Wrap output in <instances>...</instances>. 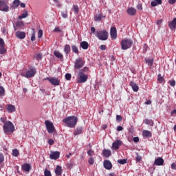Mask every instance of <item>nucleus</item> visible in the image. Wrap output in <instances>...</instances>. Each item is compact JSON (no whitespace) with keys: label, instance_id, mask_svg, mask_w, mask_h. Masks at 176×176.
<instances>
[{"label":"nucleus","instance_id":"obj_1","mask_svg":"<svg viewBox=\"0 0 176 176\" xmlns=\"http://www.w3.org/2000/svg\"><path fill=\"white\" fill-rule=\"evenodd\" d=\"M21 76H23V78H27V79H30V78H34L35 75H36V68L31 66L28 69L23 70L20 73Z\"/></svg>","mask_w":176,"mask_h":176},{"label":"nucleus","instance_id":"obj_2","mask_svg":"<svg viewBox=\"0 0 176 176\" xmlns=\"http://www.w3.org/2000/svg\"><path fill=\"white\" fill-rule=\"evenodd\" d=\"M63 122L67 124V127L72 129L76 126V123H78V117L74 116H69L63 119Z\"/></svg>","mask_w":176,"mask_h":176},{"label":"nucleus","instance_id":"obj_3","mask_svg":"<svg viewBox=\"0 0 176 176\" xmlns=\"http://www.w3.org/2000/svg\"><path fill=\"white\" fill-rule=\"evenodd\" d=\"M3 130L5 134H8V133H13L14 131V125L10 121H6L3 126Z\"/></svg>","mask_w":176,"mask_h":176},{"label":"nucleus","instance_id":"obj_4","mask_svg":"<svg viewBox=\"0 0 176 176\" xmlns=\"http://www.w3.org/2000/svg\"><path fill=\"white\" fill-rule=\"evenodd\" d=\"M133 46V40L130 38H124L121 41V49L122 50H127V49H130Z\"/></svg>","mask_w":176,"mask_h":176},{"label":"nucleus","instance_id":"obj_5","mask_svg":"<svg viewBox=\"0 0 176 176\" xmlns=\"http://www.w3.org/2000/svg\"><path fill=\"white\" fill-rule=\"evenodd\" d=\"M95 35L100 41H107L108 39V32L107 30H98Z\"/></svg>","mask_w":176,"mask_h":176},{"label":"nucleus","instance_id":"obj_6","mask_svg":"<svg viewBox=\"0 0 176 176\" xmlns=\"http://www.w3.org/2000/svg\"><path fill=\"white\" fill-rule=\"evenodd\" d=\"M87 79H89V76L82 73V72H78V74L77 76V83H86L87 82Z\"/></svg>","mask_w":176,"mask_h":176},{"label":"nucleus","instance_id":"obj_7","mask_svg":"<svg viewBox=\"0 0 176 176\" xmlns=\"http://www.w3.org/2000/svg\"><path fill=\"white\" fill-rule=\"evenodd\" d=\"M45 124L47 129V133H49V134H52V133H54V131H56V128L54 127V125L53 124V122H52V121L45 120Z\"/></svg>","mask_w":176,"mask_h":176},{"label":"nucleus","instance_id":"obj_8","mask_svg":"<svg viewBox=\"0 0 176 176\" xmlns=\"http://www.w3.org/2000/svg\"><path fill=\"white\" fill-rule=\"evenodd\" d=\"M85 63L86 62L85 60H83V58H78L74 62L75 69H80V68H83V67H85Z\"/></svg>","mask_w":176,"mask_h":176},{"label":"nucleus","instance_id":"obj_9","mask_svg":"<svg viewBox=\"0 0 176 176\" xmlns=\"http://www.w3.org/2000/svg\"><path fill=\"white\" fill-rule=\"evenodd\" d=\"M0 10L1 12H9V4L5 0H0Z\"/></svg>","mask_w":176,"mask_h":176},{"label":"nucleus","instance_id":"obj_10","mask_svg":"<svg viewBox=\"0 0 176 176\" xmlns=\"http://www.w3.org/2000/svg\"><path fill=\"white\" fill-rule=\"evenodd\" d=\"M45 79L46 80H49L51 85L53 86H60V79H58L57 77H47Z\"/></svg>","mask_w":176,"mask_h":176},{"label":"nucleus","instance_id":"obj_11","mask_svg":"<svg viewBox=\"0 0 176 176\" xmlns=\"http://www.w3.org/2000/svg\"><path fill=\"white\" fill-rule=\"evenodd\" d=\"M50 157L51 160H57L60 157V152L58 151H52Z\"/></svg>","mask_w":176,"mask_h":176},{"label":"nucleus","instance_id":"obj_12","mask_svg":"<svg viewBox=\"0 0 176 176\" xmlns=\"http://www.w3.org/2000/svg\"><path fill=\"white\" fill-rule=\"evenodd\" d=\"M122 141L117 140L112 144L111 149H114L115 151H118L119 149V146H121Z\"/></svg>","mask_w":176,"mask_h":176},{"label":"nucleus","instance_id":"obj_13","mask_svg":"<svg viewBox=\"0 0 176 176\" xmlns=\"http://www.w3.org/2000/svg\"><path fill=\"white\" fill-rule=\"evenodd\" d=\"M24 27V22L22 21H18L14 25V31H17V30H20V28H23Z\"/></svg>","mask_w":176,"mask_h":176},{"label":"nucleus","instance_id":"obj_14","mask_svg":"<svg viewBox=\"0 0 176 176\" xmlns=\"http://www.w3.org/2000/svg\"><path fill=\"white\" fill-rule=\"evenodd\" d=\"M110 35L113 39H116L118 38V33L116 27H113L111 28Z\"/></svg>","mask_w":176,"mask_h":176},{"label":"nucleus","instance_id":"obj_15","mask_svg":"<svg viewBox=\"0 0 176 176\" xmlns=\"http://www.w3.org/2000/svg\"><path fill=\"white\" fill-rule=\"evenodd\" d=\"M164 164V160L162 157H157L154 161V166H163Z\"/></svg>","mask_w":176,"mask_h":176},{"label":"nucleus","instance_id":"obj_16","mask_svg":"<svg viewBox=\"0 0 176 176\" xmlns=\"http://www.w3.org/2000/svg\"><path fill=\"white\" fill-rule=\"evenodd\" d=\"M126 13L129 14V16H135V14H137V10L133 7H131L126 10Z\"/></svg>","mask_w":176,"mask_h":176},{"label":"nucleus","instance_id":"obj_17","mask_svg":"<svg viewBox=\"0 0 176 176\" xmlns=\"http://www.w3.org/2000/svg\"><path fill=\"white\" fill-rule=\"evenodd\" d=\"M103 166L106 170H111L112 168V162L108 160H104L103 162Z\"/></svg>","mask_w":176,"mask_h":176},{"label":"nucleus","instance_id":"obj_18","mask_svg":"<svg viewBox=\"0 0 176 176\" xmlns=\"http://www.w3.org/2000/svg\"><path fill=\"white\" fill-rule=\"evenodd\" d=\"M54 55L55 56V57L58 58V60H60V61H64V56L60 52L54 51Z\"/></svg>","mask_w":176,"mask_h":176},{"label":"nucleus","instance_id":"obj_19","mask_svg":"<svg viewBox=\"0 0 176 176\" xmlns=\"http://www.w3.org/2000/svg\"><path fill=\"white\" fill-rule=\"evenodd\" d=\"M15 35L19 39H24V38H25V32H24L17 31Z\"/></svg>","mask_w":176,"mask_h":176},{"label":"nucleus","instance_id":"obj_20","mask_svg":"<svg viewBox=\"0 0 176 176\" xmlns=\"http://www.w3.org/2000/svg\"><path fill=\"white\" fill-rule=\"evenodd\" d=\"M79 134H83V126H78L74 132V135H79Z\"/></svg>","mask_w":176,"mask_h":176},{"label":"nucleus","instance_id":"obj_21","mask_svg":"<svg viewBox=\"0 0 176 176\" xmlns=\"http://www.w3.org/2000/svg\"><path fill=\"white\" fill-rule=\"evenodd\" d=\"M169 28L171 31H174L176 28V18H174L173 20L168 24Z\"/></svg>","mask_w":176,"mask_h":176},{"label":"nucleus","instance_id":"obj_22","mask_svg":"<svg viewBox=\"0 0 176 176\" xmlns=\"http://www.w3.org/2000/svg\"><path fill=\"white\" fill-rule=\"evenodd\" d=\"M8 113H12V112H16V107L13 104H8L6 108Z\"/></svg>","mask_w":176,"mask_h":176},{"label":"nucleus","instance_id":"obj_23","mask_svg":"<svg viewBox=\"0 0 176 176\" xmlns=\"http://www.w3.org/2000/svg\"><path fill=\"white\" fill-rule=\"evenodd\" d=\"M55 174L57 176H60L61 175V174H63V168L60 166H56V168L55 169Z\"/></svg>","mask_w":176,"mask_h":176},{"label":"nucleus","instance_id":"obj_24","mask_svg":"<svg viewBox=\"0 0 176 176\" xmlns=\"http://www.w3.org/2000/svg\"><path fill=\"white\" fill-rule=\"evenodd\" d=\"M22 170L26 173H29L31 170V165L30 164H25L22 166Z\"/></svg>","mask_w":176,"mask_h":176},{"label":"nucleus","instance_id":"obj_25","mask_svg":"<svg viewBox=\"0 0 176 176\" xmlns=\"http://www.w3.org/2000/svg\"><path fill=\"white\" fill-rule=\"evenodd\" d=\"M142 135L143 137H146V138H151V137H152V133H151L148 130H144L142 131Z\"/></svg>","mask_w":176,"mask_h":176},{"label":"nucleus","instance_id":"obj_26","mask_svg":"<svg viewBox=\"0 0 176 176\" xmlns=\"http://www.w3.org/2000/svg\"><path fill=\"white\" fill-rule=\"evenodd\" d=\"M80 45V47L83 49V50H87V49H89V43L86 41L81 42Z\"/></svg>","mask_w":176,"mask_h":176},{"label":"nucleus","instance_id":"obj_27","mask_svg":"<svg viewBox=\"0 0 176 176\" xmlns=\"http://www.w3.org/2000/svg\"><path fill=\"white\" fill-rule=\"evenodd\" d=\"M130 86L131 87H132L133 91H138V89H140V87H138V85H137V84L134 82H131Z\"/></svg>","mask_w":176,"mask_h":176},{"label":"nucleus","instance_id":"obj_28","mask_svg":"<svg viewBox=\"0 0 176 176\" xmlns=\"http://www.w3.org/2000/svg\"><path fill=\"white\" fill-rule=\"evenodd\" d=\"M64 52H65L66 56L69 54V53L71 52V46H69V45H68V44L65 45L64 47Z\"/></svg>","mask_w":176,"mask_h":176},{"label":"nucleus","instance_id":"obj_29","mask_svg":"<svg viewBox=\"0 0 176 176\" xmlns=\"http://www.w3.org/2000/svg\"><path fill=\"white\" fill-rule=\"evenodd\" d=\"M157 5H162V0H154L151 3V6L153 8H155V6H157Z\"/></svg>","mask_w":176,"mask_h":176},{"label":"nucleus","instance_id":"obj_30","mask_svg":"<svg viewBox=\"0 0 176 176\" xmlns=\"http://www.w3.org/2000/svg\"><path fill=\"white\" fill-rule=\"evenodd\" d=\"M102 153L104 157H109V156H111V150H107V149H104L102 151Z\"/></svg>","mask_w":176,"mask_h":176},{"label":"nucleus","instance_id":"obj_31","mask_svg":"<svg viewBox=\"0 0 176 176\" xmlns=\"http://www.w3.org/2000/svg\"><path fill=\"white\" fill-rule=\"evenodd\" d=\"M28 17V12L25 11L21 16L18 17L19 20H21L22 19H27Z\"/></svg>","mask_w":176,"mask_h":176},{"label":"nucleus","instance_id":"obj_32","mask_svg":"<svg viewBox=\"0 0 176 176\" xmlns=\"http://www.w3.org/2000/svg\"><path fill=\"white\" fill-rule=\"evenodd\" d=\"M72 50L76 54H78V53H79V50L78 49V47L76 45H72Z\"/></svg>","mask_w":176,"mask_h":176},{"label":"nucleus","instance_id":"obj_33","mask_svg":"<svg viewBox=\"0 0 176 176\" xmlns=\"http://www.w3.org/2000/svg\"><path fill=\"white\" fill-rule=\"evenodd\" d=\"M144 123H145V124H148V126H153V120H152L145 119L144 120Z\"/></svg>","mask_w":176,"mask_h":176},{"label":"nucleus","instance_id":"obj_34","mask_svg":"<svg viewBox=\"0 0 176 176\" xmlns=\"http://www.w3.org/2000/svg\"><path fill=\"white\" fill-rule=\"evenodd\" d=\"M145 61L149 67H152V65H153V59L146 58L145 59Z\"/></svg>","mask_w":176,"mask_h":176},{"label":"nucleus","instance_id":"obj_35","mask_svg":"<svg viewBox=\"0 0 176 176\" xmlns=\"http://www.w3.org/2000/svg\"><path fill=\"white\" fill-rule=\"evenodd\" d=\"M20 155V153L19 152V150L17 148H14L12 150V156H14L15 157H17Z\"/></svg>","mask_w":176,"mask_h":176},{"label":"nucleus","instance_id":"obj_36","mask_svg":"<svg viewBox=\"0 0 176 176\" xmlns=\"http://www.w3.org/2000/svg\"><path fill=\"white\" fill-rule=\"evenodd\" d=\"M101 20H102L101 14H98L94 16V21H101Z\"/></svg>","mask_w":176,"mask_h":176},{"label":"nucleus","instance_id":"obj_37","mask_svg":"<svg viewBox=\"0 0 176 176\" xmlns=\"http://www.w3.org/2000/svg\"><path fill=\"white\" fill-rule=\"evenodd\" d=\"M19 6H20V0H14L13 1V7L19 8Z\"/></svg>","mask_w":176,"mask_h":176},{"label":"nucleus","instance_id":"obj_38","mask_svg":"<svg viewBox=\"0 0 176 176\" xmlns=\"http://www.w3.org/2000/svg\"><path fill=\"white\" fill-rule=\"evenodd\" d=\"M73 10L76 14H78L79 13V7L78 6L74 5Z\"/></svg>","mask_w":176,"mask_h":176},{"label":"nucleus","instance_id":"obj_39","mask_svg":"<svg viewBox=\"0 0 176 176\" xmlns=\"http://www.w3.org/2000/svg\"><path fill=\"white\" fill-rule=\"evenodd\" d=\"M135 160L136 163H138L139 162H141V160H142V157L138 155V153H136Z\"/></svg>","mask_w":176,"mask_h":176},{"label":"nucleus","instance_id":"obj_40","mask_svg":"<svg viewBox=\"0 0 176 176\" xmlns=\"http://www.w3.org/2000/svg\"><path fill=\"white\" fill-rule=\"evenodd\" d=\"M118 163H119V164H126V163H127V160L126 159H122V160H118Z\"/></svg>","mask_w":176,"mask_h":176},{"label":"nucleus","instance_id":"obj_41","mask_svg":"<svg viewBox=\"0 0 176 176\" xmlns=\"http://www.w3.org/2000/svg\"><path fill=\"white\" fill-rule=\"evenodd\" d=\"M6 53V49H5V46L0 47V54H5Z\"/></svg>","mask_w":176,"mask_h":176},{"label":"nucleus","instance_id":"obj_42","mask_svg":"<svg viewBox=\"0 0 176 176\" xmlns=\"http://www.w3.org/2000/svg\"><path fill=\"white\" fill-rule=\"evenodd\" d=\"M44 176H52V173L50 172V170H49L47 169H45Z\"/></svg>","mask_w":176,"mask_h":176},{"label":"nucleus","instance_id":"obj_43","mask_svg":"<svg viewBox=\"0 0 176 176\" xmlns=\"http://www.w3.org/2000/svg\"><path fill=\"white\" fill-rule=\"evenodd\" d=\"M32 33L31 41H35V29L32 28Z\"/></svg>","mask_w":176,"mask_h":176},{"label":"nucleus","instance_id":"obj_44","mask_svg":"<svg viewBox=\"0 0 176 176\" xmlns=\"http://www.w3.org/2000/svg\"><path fill=\"white\" fill-rule=\"evenodd\" d=\"M89 72V67H84L82 69L79 70V72H82V74H85V72Z\"/></svg>","mask_w":176,"mask_h":176},{"label":"nucleus","instance_id":"obj_45","mask_svg":"<svg viewBox=\"0 0 176 176\" xmlns=\"http://www.w3.org/2000/svg\"><path fill=\"white\" fill-rule=\"evenodd\" d=\"M157 80H158L160 83H163V82H164V78H163V76H162L161 74H159V75H158Z\"/></svg>","mask_w":176,"mask_h":176},{"label":"nucleus","instance_id":"obj_46","mask_svg":"<svg viewBox=\"0 0 176 176\" xmlns=\"http://www.w3.org/2000/svg\"><path fill=\"white\" fill-rule=\"evenodd\" d=\"M72 77V76L71 75V74H69V73H67L65 75V78L66 80H71Z\"/></svg>","mask_w":176,"mask_h":176},{"label":"nucleus","instance_id":"obj_47","mask_svg":"<svg viewBox=\"0 0 176 176\" xmlns=\"http://www.w3.org/2000/svg\"><path fill=\"white\" fill-rule=\"evenodd\" d=\"M43 35V31L42 30H38V39H41V38H42Z\"/></svg>","mask_w":176,"mask_h":176},{"label":"nucleus","instance_id":"obj_48","mask_svg":"<svg viewBox=\"0 0 176 176\" xmlns=\"http://www.w3.org/2000/svg\"><path fill=\"white\" fill-rule=\"evenodd\" d=\"M61 16L63 19H67L68 17V12H61Z\"/></svg>","mask_w":176,"mask_h":176},{"label":"nucleus","instance_id":"obj_49","mask_svg":"<svg viewBox=\"0 0 176 176\" xmlns=\"http://www.w3.org/2000/svg\"><path fill=\"white\" fill-rule=\"evenodd\" d=\"M88 163L91 165L94 164V159L92 157H89V159L88 160Z\"/></svg>","mask_w":176,"mask_h":176},{"label":"nucleus","instance_id":"obj_50","mask_svg":"<svg viewBox=\"0 0 176 176\" xmlns=\"http://www.w3.org/2000/svg\"><path fill=\"white\" fill-rule=\"evenodd\" d=\"M36 60H42V55L41 54H36L35 55Z\"/></svg>","mask_w":176,"mask_h":176},{"label":"nucleus","instance_id":"obj_51","mask_svg":"<svg viewBox=\"0 0 176 176\" xmlns=\"http://www.w3.org/2000/svg\"><path fill=\"white\" fill-rule=\"evenodd\" d=\"M5 94V89L3 87H0V96H3Z\"/></svg>","mask_w":176,"mask_h":176},{"label":"nucleus","instance_id":"obj_52","mask_svg":"<svg viewBox=\"0 0 176 176\" xmlns=\"http://www.w3.org/2000/svg\"><path fill=\"white\" fill-rule=\"evenodd\" d=\"M122 116H120V115H117L116 116V120L117 122H122Z\"/></svg>","mask_w":176,"mask_h":176},{"label":"nucleus","instance_id":"obj_53","mask_svg":"<svg viewBox=\"0 0 176 176\" xmlns=\"http://www.w3.org/2000/svg\"><path fill=\"white\" fill-rule=\"evenodd\" d=\"M96 32H96V28L95 27H91L90 34L91 35L93 34H96Z\"/></svg>","mask_w":176,"mask_h":176},{"label":"nucleus","instance_id":"obj_54","mask_svg":"<svg viewBox=\"0 0 176 176\" xmlns=\"http://www.w3.org/2000/svg\"><path fill=\"white\" fill-rule=\"evenodd\" d=\"M5 46V41L3 38H0V47Z\"/></svg>","mask_w":176,"mask_h":176},{"label":"nucleus","instance_id":"obj_55","mask_svg":"<svg viewBox=\"0 0 176 176\" xmlns=\"http://www.w3.org/2000/svg\"><path fill=\"white\" fill-rule=\"evenodd\" d=\"M94 153V151H93L92 150H89L87 151V155L88 156H93V154Z\"/></svg>","mask_w":176,"mask_h":176},{"label":"nucleus","instance_id":"obj_56","mask_svg":"<svg viewBox=\"0 0 176 176\" xmlns=\"http://www.w3.org/2000/svg\"><path fill=\"white\" fill-rule=\"evenodd\" d=\"M170 167H171L172 170H176V164H175V162L172 163L171 165H170Z\"/></svg>","mask_w":176,"mask_h":176},{"label":"nucleus","instance_id":"obj_57","mask_svg":"<svg viewBox=\"0 0 176 176\" xmlns=\"http://www.w3.org/2000/svg\"><path fill=\"white\" fill-rule=\"evenodd\" d=\"M0 121L1 122V123H3V124H5V123H6V118H0Z\"/></svg>","mask_w":176,"mask_h":176},{"label":"nucleus","instance_id":"obj_58","mask_svg":"<svg viewBox=\"0 0 176 176\" xmlns=\"http://www.w3.org/2000/svg\"><path fill=\"white\" fill-rule=\"evenodd\" d=\"M100 49V50H107V46L105 45H101Z\"/></svg>","mask_w":176,"mask_h":176},{"label":"nucleus","instance_id":"obj_59","mask_svg":"<svg viewBox=\"0 0 176 176\" xmlns=\"http://www.w3.org/2000/svg\"><path fill=\"white\" fill-rule=\"evenodd\" d=\"M4 159L5 158L3 157V154L0 153V164H1V163H2L3 162Z\"/></svg>","mask_w":176,"mask_h":176},{"label":"nucleus","instance_id":"obj_60","mask_svg":"<svg viewBox=\"0 0 176 176\" xmlns=\"http://www.w3.org/2000/svg\"><path fill=\"white\" fill-rule=\"evenodd\" d=\"M48 144H49V145H54V140H53V139H50V140H48Z\"/></svg>","mask_w":176,"mask_h":176},{"label":"nucleus","instance_id":"obj_61","mask_svg":"<svg viewBox=\"0 0 176 176\" xmlns=\"http://www.w3.org/2000/svg\"><path fill=\"white\" fill-rule=\"evenodd\" d=\"M170 85L174 87V86H175V80H173L170 81Z\"/></svg>","mask_w":176,"mask_h":176},{"label":"nucleus","instance_id":"obj_62","mask_svg":"<svg viewBox=\"0 0 176 176\" xmlns=\"http://www.w3.org/2000/svg\"><path fill=\"white\" fill-rule=\"evenodd\" d=\"M117 131H123V126H118L117 127Z\"/></svg>","mask_w":176,"mask_h":176},{"label":"nucleus","instance_id":"obj_63","mask_svg":"<svg viewBox=\"0 0 176 176\" xmlns=\"http://www.w3.org/2000/svg\"><path fill=\"white\" fill-rule=\"evenodd\" d=\"M137 9L138 10H142V5L141 4H138L137 6H136Z\"/></svg>","mask_w":176,"mask_h":176},{"label":"nucleus","instance_id":"obj_64","mask_svg":"<svg viewBox=\"0 0 176 176\" xmlns=\"http://www.w3.org/2000/svg\"><path fill=\"white\" fill-rule=\"evenodd\" d=\"M133 140L134 142H138V141H140V138L138 137H135Z\"/></svg>","mask_w":176,"mask_h":176}]
</instances>
